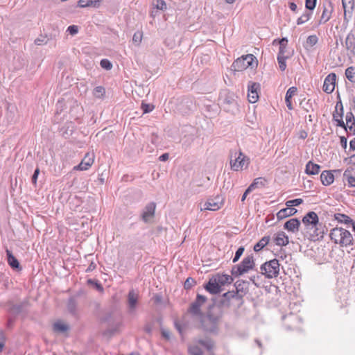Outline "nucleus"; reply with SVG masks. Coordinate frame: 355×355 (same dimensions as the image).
<instances>
[{"instance_id": "obj_42", "label": "nucleus", "mask_w": 355, "mask_h": 355, "mask_svg": "<svg viewBox=\"0 0 355 355\" xmlns=\"http://www.w3.org/2000/svg\"><path fill=\"white\" fill-rule=\"evenodd\" d=\"M68 310L70 313L75 314L76 311V302L74 300V299L71 298L69 300L68 304H67Z\"/></svg>"}, {"instance_id": "obj_28", "label": "nucleus", "mask_w": 355, "mask_h": 355, "mask_svg": "<svg viewBox=\"0 0 355 355\" xmlns=\"http://www.w3.org/2000/svg\"><path fill=\"white\" fill-rule=\"evenodd\" d=\"M320 166L309 161L306 165V173L309 175H316L319 173Z\"/></svg>"}, {"instance_id": "obj_60", "label": "nucleus", "mask_w": 355, "mask_h": 355, "mask_svg": "<svg viewBox=\"0 0 355 355\" xmlns=\"http://www.w3.org/2000/svg\"><path fill=\"white\" fill-rule=\"evenodd\" d=\"M347 139L345 137H340V144L343 148H347Z\"/></svg>"}, {"instance_id": "obj_11", "label": "nucleus", "mask_w": 355, "mask_h": 355, "mask_svg": "<svg viewBox=\"0 0 355 355\" xmlns=\"http://www.w3.org/2000/svg\"><path fill=\"white\" fill-rule=\"evenodd\" d=\"M334 10V6L331 1H327L323 3L322 12L319 20V24H323L327 22L331 17Z\"/></svg>"}, {"instance_id": "obj_52", "label": "nucleus", "mask_w": 355, "mask_h": 355, "mask_svg": "<svg viewBox=\"0 0 355 355\" xmlns=\"http://www.w3.org/2000/svg\"><path fill=\"white\" fill-rule=\"evenodd\" d=\"M155 6L157 8V9L161 10H164L165 9H166V4L165 1L163 0H157Z\"/></svg>"}, {"instance_id": "obj_18", "label": "nucleus", "mask_w": 355, "mask_h": 355, "mask_svg": "<svg viewBox=\"0 0 355 355\" xmlns=\"http://www.w3.org/2000/svg\"><path fill=\"white\" fill-rule=\"evenodd\" d=\"M300 226V222L295 218L289 219L284 225V229L293 233L298 232Z\"/></svg>"}, {"instance_id": "obj_56", "label": "nucleus", "mask_w": 355, "mask_h": 355, "mask_svg": "<svg viewBox=\"0 0 355 355\" xmlns=\"http://www.w3.org/2000/svg\"><path fill=\"white\" fill-rule=\"evenodd\" d=\"M39 173H40V169L38 168H37L35 170L34 173H33V175L32 176V182H33V184H36Z\"/></svg>"}, {"instance_id": "obj_45", "label": "nucleus", "mask_w": 355, "mask_h": 355, "mask_svg": "<svg viewBox=\"0 0 355 355\" xmlns=\"http://www.w3.org/2000/svg\"><path fill=\"white\" fill-rule=\"evenodd\" d=\"M244 284H245L244 282H240V281H237L235 283V286H236V291L235 292V293L240 294L239 293H242L243 295L245 294L246 291L243 288Z\"/></svg>"}, {"instance_id": "obj_63", "label": "nucleus", "mask_w": 355, "mask_h": 355, "mask_svg": "<svg viewBox=\"0 0 355 355\" xmlns=\"http://www.w3.org/2000/svg\"><path fill=\"white\" fill-rule=\"evenodd\" d=\"M289 8L293 11V12H296L297 10V6L296 5V3H295L294 2H290L289 3Z\"/></svg>"}, {"instance_id": "obj_12", "label": "nucleus", "mask_w": 355, "mask_h": 355, "mask_svg": "<svg viewBox=\"0 0 355 355\" xmlns=\"http://www.w3.org/2000/svg\"><path fill=\"white\" fill-rule=\"evenodd\" d=\"M156 204L155 202H149L144 207L141 214V219L145 223H149L154 217L155 212Z\"/></svg>"}, {"instance_id": "obj_51", "label": "nucleus", "mask_w": 355, "mask_h": 355, "mask_svg": "<svg viewBox=\"0 0 355 355\" xmlns=\"http://www.w3.org/2000/svg\"><path fill=\"white\" fill-rule=\"evenodd\" d=\"M142 40V33L140 32H137L134 34L132 37V41L134 43L137 44H139Z\"/></svg>"}, {"instance_id": "obj_16", "label": "nucleus", "mask_w": 355, "mask_h": 355, "mask_svg": "<svg viewBox=\"0 0 355 355\" xmlns=\"http://www.w3.org/2000/svg\"><path fill=\"white\" fill-rule=\"evenodd\" d=\"M138 300V293L133 289L130 290L128 295V308L130 313H132L136 311Z\"/></svg>"}, {"instance_id": "obj_64", "label": "nucleus", "mask_w": 355, "mask_h": 355, "mask_svg": "<svg viewBox=\"0 0 355 355\" xmlns=\"http://www.w3.org/2000/svg\"><path fill=\"white\" fill-rule=\"evenodd\" d=\"M349 148L352 150H355V138H354L352 140L350 141V142H349Z\"/></svg>"}, {"instance_id": "obj_3", "label": "nucleus", "mask_w": 355, "mask_h": 355, "mask_svg": "<svg viewBox=\"0 0 355 355\" xmlns=\"http://www.w3.org/2000/svg\"><path fill=\"white\" fill-rule=\"evenodd\" d=\"M254 266L255 263L253 256H248L239 264L232 267V275L234 277H239L253 270Z\"/></svg>"}, {"instance_id": "obj_2", "label": "nucleus", "mask_w": 355, "mask_h": 355, "mask_svg": "<svg viewBox=\"0 0 355 355\" xmlns=\"http://www.w3.org/2000/svg\"><path fill=\"white\" fill-rule=\"evenodd\" d=\"M329 237L334 243L340 247H349L354 245V238L349 231L343 227H336L331 230Z\"/></svg>"}, {"instance_id": "obj_13", "label": "nucleus", "mask_w": 355, "mask_h": 355, "mask_svg": "<svg viewBox=\"0 0 355 355\" xmlns=\"http://www.w3.org/2000/svg\"><path fill=\"white\" fill-rule=\"evenodd\" d=\"M336 75L334 73H329L324 79L323 84V91L327 94H331L335 89Z\"/></svg>"}, {"instance_id": "obj_10", "label": "nucleus", "mask_w": 355, "mask_h": 355, "mask_svg": "<svg viewBox=\"0 0 355 355\" xmlns=\"http://www.w3.org/2000/svg\"><path fill=\"white\" fill-rule=\"evenodd\" d=\"M223 206V198L217 196L215 198H209L203 205H200V211L210 210L217 211Z\"/></svg>"}, {"instance_id": "obj_35", "label": "nucleus", "mask_w": 355, "mask_h": 355, "mask_svg": "<svg viewBox=\"0 0 355 355\" xmlns=\"http://www.w3.org/2000/svg\"><path fill=\"white\" fill-rule=\"evenodd\" d=\"M343 7L344 8V18L346 19L347 12L349 10H353L354 8V1L353 0H342Z\"/></svg>"}, {"instance_id": "obj_37", "label": "nucleus", "mask_w": 355, "mask_h": 355, "mask_svg": "<svg viewBox=\"0 0 355 355\" xmlns=\"http://www.w3.org/2000/svg\"><path fill=\"white\" fill-rule=\"evenodd\" d=\"M347 78L352 83H355V68L349 67L345 70Z\"/></svg>"}, {"instance_id": "obj_5", "label": "nucleus", "mask_w": 355, "mask_h": 355, "mask_svg": "<svg viewBox=\"0 0 355 355\" xmlns=\"http://www.w3.org/2000/svg\"><path fill=\"white\" fill-rule=\"evenodd\" d=\"M250 159L241 151L235 152L234 155H231L230 166L234 171H243L248 167Z\"/></svg>"}, {"instance_id": "obj_19", "label": "nucleus", "mask_w": 355, "mask_h": 355, "mask_svg": "<svg viewBox=\"0 0 355 355\" xmlns=\"http://www.w3.org/2000/svg\"><path fill=\"white\" fill-rule=\"evenodd\" d=\"M273 241L276 245L279 246H286L289 243L288 237L284 232H277L275 235Z\"/></svg>"}, {"instance_id": "obj_27", "label": "nucleus", "mask_w": 355, "mask_h": 355, "mask_svg": "<svg viewBox=\"0 0 355 355\" xmlns=\"http://www.w3.org/2000/svg\"><path fill=\"white\" fill-rule=\"evenodd\" d=\"M69 329V326L62 321H57L53 325V330L56 333L64 334L67 332Z\"/></svg>"}, {"instance_id": "obj_26", "label": "nucleus", "mask_w": 355, "mask_h": 355, "mask_svg": "<svg viewBox=\"0 0 355 355\" xmlns=\"http://www.w3.org/2000/svg\"><path fill=\"white\" fill-rule=\"evenodd\" d=\"M101 0H79L78 6L80 8L94 7L98 8Z\"/></svg>"}, {"instance_id": "obj_14", "label": "nucleus", "mask_w": 355, "mask_h": 355, "mask_svg": "<svg viewBox=\"0 0 355 355\" xmlns=\"http://www.w3.org/2000/svg\"><path fill=\"white\" fill-rule=\"evenodd\" d=\"M343 106L341 102H338L336 105V110L333 114V119L336 122L338 126L346 129L345 124L343 120Z\"/></svg>"}, {"instance_id": "obj_41", "label": "nucleus", "mask_w": 355, "mask_h": 355, "mask_svg": "<svg viewBox=\"0 0 355 355\" xmlns=\"http://www.w3.org/2000/svg\"><path fill=\"white\" fill-rule=\"evenodd\" d=\"M302 202H303L302 199L296 198L294 200H291L286 201V207H293L298 206V205H301Z\"/></svg>"}, {"instance_id": "obj_31", "label": "nucleus", "mask_w": 355, "mask_h": 355, "mask_svg": "<svg viewBox=\"0 0 355 355\" xmlns=\"http://www.w3.org/2000/svg\"><path fill=\"white\" fill-rule=\"evenodd\" d=\"M223 297L227 300H235L238 301L240 304L243 303V295L235 293L234 291H229L224 293Z\"/></svg>"}, {"instance_id": "obj_36", "label": "nucleus", "mask_w": 355, "mask_h": 355, "mask_svg": "<svg viewBox=\"0 0 355 355\" xmlns=\"http://www.w3.org/2000/svg\"><path fill=\"white\" fill-rule=\"evenodd\" d=\"M312 16V12L306 11L303 15H302L297 19V24L301 25L304 24L305 22L308 21Z\"/></svg>"}, {"instance_id": "obj_34", "label": "nucleus", "mask_w": 355, "mask_h": 355, "mask_svg": "<svg viewBox=\"0 0 355 355\" xmlns=\"http://www.w3.org/2000/svg\"><path fill=\"white\" fill-rule=\"evenodd\" d=\"M198 343L208 350H211L214 347V343L210 338L200 339Z\"/></svg>"}, {"instance_id": "obj_62", "label": "nucleus", "mask_w": 355, "mask_h": 355, "mask_svg": "<svg viewBox=\"0 0 355 355\" xmlns=\"http://www.w3.org/2000/svg\"><path fill=\"white\" fill-rule=\"evenodd\" d=\"M168 157H169V155L168 153H164L159 156V159L162 162H165V161L168 160Z\"/></svg>"}, {"instance_id": "obj_9", "label": "nucleus", "mask_w": 355, "mask_h": 355, "mask_svg": "<svg viewBox=\"0 0 355 355\" xmlns=\"http://www.w3.org/2000/svg\"><path fill=\"white\" fill-rule=\"evenodd\" d=\"M206 300V297L198 294L196 300L191 304L188 312L193 316L200 318L202 315L200 307L205 304Z\"/></svg>"}, {"instance_id": "obj_59", "label": "nucleus", "mask_w": 355, "mask_h": 355, "mask_svg": "<svg viewBox=\"0 0 355 355\" xmlns=\"http://www.w3.org/2000/svg\"><path fill=\"white\" fill-rule=\"evenodd\" d=\"M244 250H245L244 247H243V246L239 247L238 248V250H236L235 255H236L239 257H241V255L243 254Z\"/></svg>"}, {"instance_id": "obj_15", "label": "nucleus", "mask_w": 355, "mask_h": 355, "mask_svg": "<svg viewBox=\"0 0 355 355\" xmlns=\"http://www.w3.org/2000/svg\"><path fill=\"white\" fill-rule=\"evenodd\" d=\"M94 160V153H87L85 154L81 162L74 167V169L79 171H86L93 164Z\"/></svg>"}, {"instance_id": "obj_6", "label": "nucleus", "mask_w": 355, "mask_h": 355, "mask_svg": "<svg viewBox=\"0 0 355 355\" xmlns=\"http://www.w3.org/2000/svg\"><path fill=\"white\" fill-rule=\"evenodd\" d=\"M201 328L207 332L216 333L218 330V317L210 313L202 315L200 318Z\"/></svg>"}, {"instance_id": "obj_24", "label": "nucleus", "mask_w": 355, "mask_h": 355, "mask_svg": "<svg viewBox=\"0 0 355 355\" xmlns=\"http://www.w3.org/2000/svg\"><path fill=\"white\" fill-rule=\"evenodd\" d=\"M297 91V89L296 87H291L286 92V96H285V101H286L287 107L290 110H292L293 109L291 99H292V97L296 94Z\"/></svg>"}, {"instance_id": "obj_46", "label": "nucleus", "mask_w": 355, "mask_h": 355, "mask_svg": "<svg viewBox=\"0 0 355 355\" xmlns=\"http://www.w3.org/2000/svg\"><path fill=\"white\" fill-rule=\"evenodd\" d=\"M100 65L103 69L110 70L112 68V64L107 59H103L101 60Z\"/></svg>"}, {"instance_id": "obj_58", "label": "nucleus", "mask_w": 355, "mask_h": 355, "mask_svg": "<svg viewBox=\"0 0 355 355\" xmlns=\"http://www.w3.org/2000/svg\"><path fill=\"white\" fill-rule=\"evenodd\" d=\"M288 40L286 37H283L279 40V46L287 47Z\"/></svg>"}, {"instance_id": "obj_8", "label": "nucleus", "mask_w": 355, "mask_h": 355, "mask_svg": "<svg viewBox=\"0 0 355 355\" xmlns=\"http://www.w3.org/2000/svg\"><path fill=\"white\" fill-rule=\"evenodd\" d=\"M253 61V55L248 54L236 60L233 62L232 67L234 71H243L249 67H252Z\"/></svg>"}, {"instance_id": "obj_17", "label": "nucleus", "mask_w": 355, "mask_h": 355, "mask_svg": "<svg viewBox=\"0 0 355 355\" xmlns=\"http://www.w3.org/2000/svg\"><path fill=\"white\" fill-rule=\"evenodd\" d=\"M260 88V85L256 83H252L248 85V101L251 103H254L259 98L258 90Z\"/></svg>"}, {"instance_id": "obj_29", "label": "nucleus", "mask_w": 355, "mask_h": 355, "mask_svg": "<svg viewBox=\"0 0 355 355\" xmlns=\"http://www.w3.org/2000/svg\"><path fill=\"white\" fill-rule=\"evenodd\" d=\"M214 279L220 286L230 284L233 281L232 277L228 275H217Z\"/></svg>"}, {"instance_id": "obj_50", "label": "nucleus", "mask_w": 355, "mask_h": 355, "mask_svg": "<svg viewBox=\"0 0 355 355\" xmlns=\"http://www.w3.org/2000/svg\"><path fill=\"white\" fill-rule=\"evenodd\" d=\"M195 284V281L193 278L189 277L186 279L184 284V287L185 289L191 288Z\"/></svg>"}, {"instance_id": "obj_7", "label": "nucleus", "mask_w": 355, "mask_h": 355, "mask_svg": "<svg viewBox=\"0 0 355 355\" xmlns=\"http://www.w3.org/2000/svg\"><path fill=\"white\" fill-rule=\"evenodd\" d=\"M279 261L276 259L266 261L261 266V274L268 279L277 277L279 273Z\"/></svg>"}, {"instance_id": "obj_53", "label": "nucleus", "mask_w": 355, "mask_h": 355, "mask_svg": "<svg viewBox=\"0 0 355 355\" xmlns=\"http://www.w3.org/2000/svg\"><path fill=\"white\" fill-rule=\"evenodd\" d=\"M154 108V106L150 104H146L142 103L141 104V109L144 112V113H148L151 112Z\"/></svg>"}, {"instance_id": "obj_4", "label": "nucleus", "mask_w": 355, "mask_h": 355, "mask_svg": "<svg viewBox=\"0 0 355 355\" xmlns=\"http://www.w3.org/2000/svg\"><path fill=\"white\" fill-rule=\"evenodd\" d=\"M236 98L233 92L223 91L220 94L219 101L225 110L234 112L237 110Z\"/></svg>"}, {"instance_id": "obj_57", "label": "nucleus", "mask_w": 355, "mask_h": 355, "mask_svg": "<svg viewBox=\"0 0 355 355\" xmlns=\"http://www.w3.org/2000/svg\"><path fill=\"white\" fill-rule=\"evenodd\" d=\"M162 335L166 340H169L170 339L171 334H170V331L168 330L162 329Z\"/></svg>"}, {"instance_id": "obj_38", "label": "nucleus", "mask_w": 355, "mask_h": 355, "mask_svg": "<svg viewBox=\"0 0 355 355\" xmlns=\"http://www.w3.org/2000/svg\"><path fill=\"white\" fill-rule=\"evenodd\" d=\"M266 182V180L264 178L260 177L255 178L251 185L254 189L260 188L265 185Z\"/></svg>"}, {"instance_id": "obj_49", "label": "nucleus", "mask_w": 355, "mask_h": 355, "mask_svg": "<svg viewBox=\"0 0 355 355\" xmlns=\"http://www.w3.org/2000/svg\"><path fill=\"white\" fill-rule=\"evenodd\" d=\"M280 55L282 57H291L290 53L287 51V47L279 46L277 56Z\"/></svg>"}, {"instance_id": "obj_39", "label": "nucleus", "mask_w": 355, "mask_h": 355, "mask_svg": "<svg viewBox=\"0 0 355 355\" xmlns=\"http://www.w3.org/2000/svg\"><path fill=\"white\" fill-rule=\"evenodd\" d=\"M318 42V37L315 35H309L306 42V46L312 47L315 45Z\"/></svg>"}, {"instance_id": "obj_32", "label": "nucleus", "mask_w": 355, "mask_h": 355, "mask_svg": "<svg viewBox=\"0 0 355 355\" xmlns=\"http://www.w3.org/2000/svg\"><path fill=\"white\" fill-rule=\"evenodd\" d=\"M334 218L336 220L338 223H344L345 225H349L352 222H353V220L348 216L340 214V213H336L334 214Z\"/></svg>"}, {"instance_id": "obj_40", "label": "nucleus", "mask_w": 355, "mask_h": 355, "mask_svg": "<svg viewBox=\"0 0 355 355\" xmlns=\"http://www.w3.org/2000/svg\"><path fill=\"white\" fill-rule=\"evenodd\" d=\"M289 58L288 57L277 56V62L279 64V69L284 71L286 68V60Z\"/></svg>"}, {"instance_id": "obj_61", "label": "nucleus", "mask_w": 355, "mask_h": 355, "mask_svg": "<svg viewBox=\"0 0 355 355\" xmlns=\"http://www.w3.org/2000/svg\"><path fill=\"white\" fill-rule=\"evenodd\" d=\"M308 136V134L306 131L304 130H301L299 132V138L302 139H304L305 138H306Z\"/></svg>"}, {"instance_id": "obj_25", "label": "nucleus", "mask_w": 355, "mask_h": 355, "mask_svg": "<svg viewBox=\"0 0 355 355\" xmlns=\"http://www.w3.org/2000/svg\"><path fill=\"white\" fill-rule=\"evenodd\" d=\"M345 120H346L345 130H347V129H349L350 131L354 132H355V118L352 112H349L346 114Z\"/></svg>"}, {"instance_id": "obj_54", "label": "nucleus", "mask_w": 355, "mask_h": 355, "mask_svg": "<svg viewBox=\"0 0 355 355\" xmlns=\"http://www.w3.org/2000/svg\"><path fill=\"white\" fill-rule=\"evenodd\" d=\"M67 31L71 34V35H75L78 33V26H75V25H71V26H69L68 28H67Z\"/></svg>"}, {"instance_id": "obj_30", "label": "nucleus", "mask_w": 355, "mask_h": 355, "mask_svg": "<svg viewBox=\"0 0 355 355\" xmlns=\"http://www.w3.org/2000/svg\"><path fill=\"white\" fill-rule=\"evenodd\" d=\"M345 47L347 50L354 52L355 49V36L349 33L345 39Z\"/></svg>"}, {"instance_id": "obj_48", "label": "nucleus", "mask_w": 355, "mask_h": 355, "mask_svg": "<svg viewBox=\"0 0 355 355\" xmlns=\"http://www.w3.org/2000/svg\"><path fill=\"white\" fill-rule=\"evenodd\" d=\"M317 0H305V7L306 9L311 10H314L315 8Z\"/></svg>"}, {"instance_id": "obj_33", "label": "nucleus", "mask_w": 355, "mask_h": 355, "mask_svg": "<svg viewBox=\"0 0 355 355\" xmlns=\"http://www.w3.org/2000/svg\"><path fill=\"white\" fill-rule=\"evenodd\" d=\"M270 241V236H263L259 242H257L254 246V250L259 252L262 250Z\"/></svg>"}, {"instance_id": "obj_1", "label": "nucleus", "mask_w": 355, "mask_h": 355, "mask_svg": "<svg viewBox=\"0 0 355 355\" xmlns=\"http://www.w3.org/2000/svg\"><path fill=\"white\" fill-rule=\"evenodd\" d=\"M304 225V234L312 241H318L324 237L327 228L319 223L318 214L314 211L308 212L302 218Z\"/></svg>"}, {"instance_id": "obj_44", "label": "nucleus", "mask_w": 355, "mask_h": 355, "mask_svg": "<svg viewBox=\"0 0 355 355\" xmlns=\"http://www.w3.org/2000/svg\"><path fill=\"white\" fill-rule=\"evenodd\" d=\"M22 309H23V304H17L12 305V306L10 309V311L12 313L18 314L20 312H21Z\"/></svg>"}, {"instance_id": "obj_20", "label": "nucleus", "mask_w": 355, "mask_h": 355, "mask_svg": "<svg viewBox=\"0 0 355 355\" xmlns=\"http://www.w3.org/2000/svg\"><path fill=\"white\" fill-rule=\"evenodd\" d=\"M7 261L9 266L14 270H21V266H20L18 260L12 254V252L6 250Z\"/></svg>"}, {"instance_id": "obj_21", "label": "nucleus", "mask_w": 355, "mask_h": 355, "mask_svg": "<svg viewBox=\"0 0 355 355\" xmlns=\"http://www.w3.org/2000/svg\"><path fill=\"white\" fill-rule=\"evenodd\" d=\"M297 212V209L294 207H287L280 209L277 214L278 220H282L286 217L294 215Z\"/></svg>"}, {"instance_id": "obj_55", "label": "nucleus", "mask_w": 355, "mask_h": 355, "mask_svg": "<svg viewBox=\"0 0 355 355\" xmlns=\"http://www.w3.org/2000/svg\"><path fill=\"white\" fill-rule=\"evenodd\" d=\"M347 184L350 187H355V177L352 175L347 176Z\"/></svg>"}, {"instance_id": "obj_47", "label": "nucleus", "mask_w": 355, "mask_h": 355, "mask_svg": "<svg viewBox=\"0 0 355 355\" xmlns=\"http://www.w3.org/2000/svg\"><path fill=\"white\" fill-rule=\"evenodd\" d=\"M105 94V89L101 86L95 87L94 90V94L97 98H101Z\"/></svg>"}, {"instance_id": "obj_22", "label": "nucleus", "mask_w": 355, "mask_h": 355, "mask_svg": "<svg viewBox=\"0 0 355 355\" xmlns=\"http://www.w3.org/2000/svg\"><path fill=\"white\" fill-rule=\"evenodd\" d=\"M205 288L211 294H217L220 292V286L218 285L214 277L208 282Z\"/></svg>"}, {"instance_id": "obj_23", "label": "nucleus", "mask_w": 355, "mask_h": 355, "mask_svg": "<svg viewBox=\"0 0 355 355\" xmlns=\"http://www.w3.org/2000/svg\"><path fill=\"white\" fill-rule=\"evenodd\" d=\"M320 180L323 185L329 186L334 182V176L331 171H324L320 175Z\"/></svg>"}, {"instance_id": "obj_43", "label": "nucleus", "mask_w": 355, "mask_h": 355, "mask_svg": "<svg viewBox=\"0 0 355 355\" xmlns=\"http://www.w3.org/2000/svg\"><path fill=\"white\" fill-rule=\"evenodd\" d=\"M189 353L191 355H202V351L198 346H191L189 347Z\"/></svg>"}]
</instances>
